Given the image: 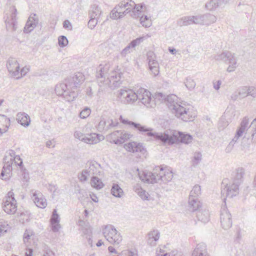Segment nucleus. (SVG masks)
I'll list each match as a JSON object with an SVG mask.
<instances>
[{
	"mask_svg": "<svg viewBox=\"0 0 256 256\" xmlns=\"http://www.w3.org/2000/svg\"><path fill=\"white\" fill-rule=\"evenodd\" d=\"M120 119L122 123L128 124L142 134H146L148 136L152 137L156 140H160L163 144L168 143L169 144H172L180 142L188 144L192 140V136L188 134L174 130H166L164 132H152V128L123 118L122 116H120Z\"/></svg>",
	"mask_w": 256,
	"mask_h": 256,
	"instance_id": "obj_1",
	"label": "nucleus"
},
{
	"mask_svg": "<svg viewBox=\"0 0 256 256\" xmlns=\"http://www.w3.org/2000/svg\"><path fill=\"white\" fill-rule=\"evenodd\" d=\"M84 80V76L81 72H76L66 78L64 82L57 84L55 88L56 93L58 96H62L66 100L74 101L78 96L76 90Z\"/></svg>",
	"mask_w": 256,
	"mask_h": 256,
	"instance_id": "obj_2",
	"label": "nucleus"
},
{
	"mask_svg": "<svg viewBox=\"0 0 256 256\" xmlns=\"http://www.w3.org/2000/svg\"><path fill=\"white\" fill-rule=\"evenodd\" d=\"M138 175L142 181L144 182L160 184H166L170 182L172 178V172L169 170H165L162 167L156 166L152 172L146 171H139Z\"/></svg>",
	"mask_w": 256,
	"mask_h": 256,
	"instance_id": "obj_3",
	"label": "nucleus"
},
{
	"mask_svg": "<svg viewBox=\"0 0 256 256\" xmlns=\"http://www.w3.org/2000/svg\"><path fill=\"white\" fill-rule=\"evenodd\" d=\"M178 97L174 94L167 96V105L175 116L184 122L191 121L192 116L190 111V106L184 102H176Z\"/></svg>",
	"mask_w": 256,
	"mask_h": 256,
	"instance_id": "obj_4",
	"label": "nucleus"
},
{
	"mask_svg": "<svg viewBox=\"0 0 256 256\" xmlns=\"http://www.w3.org/2000/svg\"><path fill=\"white\" fill-rule=\"evenodd\" d=\"M238 186L232 182H228L227 178L224 179L222 183L221 194L225 200L226 198H232L236 196L239 192Z\"/></svg>",
	"mask_w": 256,
	"mask_h": 256,
	"instance_id": "obj_5",
	"label": "nucleus"
},
{
	"mask_svg": "<svg viewBox=\"0 0 256 256\" xmlns=\"http://www.w3.org/2000/svg\"><path fill=\"white\" fill-rule=\"evenodd\" d=\"M102 233L106 240L112 244L118 245L122 240L120 233L112 225L105 226L102 230Z\"/></svg>",
	"mask_w": 256,
	"mask_h": 256,
	"instance_id": "obj_6",
	"label": "nucleus"
},
{
	"mask_svg": "<svg viewBox=\"0 0 256 256\" xmlns=\"http://www.w3.org/2000/svg\"><path fill=\"white\" fill-rule=\"evenodd\" d=\"M138 100L147 108H154L156 106L155 99L148 90L140 88L137 90Z\"/></svg>",
	"mask_w": 256,
	"mask_h": 256,
	"instance_id": "obj_7",
	"label": "nucleus"
},
{
	"mask_svg": "<svg viewBox=\"0 0 256 256\" xmlns=\"http://www.w3.org/2000/svg\"><path fill=\"white\" fill-rule=\"evenodd\" d=\"M122 4H123L122 6H125L126 11L128 13L132 10L131 16L134 18L140 17L142 12L146 9L145 5L144 4H136L132 0H124Z\"/></svg>",
	"mask_w": 256,
	"mask_h": 256,
	"instance_id": "obj_8",
	"label": "nucleus"
},
{
	"mask_svg": "<svg viewBox=\"0 0 256 256\" xmlns=\"http://www.w3.org/2000/svg\"><path fill=\"white\" fill-rule=\"evenodd\" d=\"M220 220L222 228L227 230L232 226V220L231 214L226 207L222 208Z\"/></svg>",
	"mask_w": 256,
	"mask_h": 256,
	"instance_id": "obj_9",
	"label": "nucleus"
},
{
	"mask_svg": "<svg viewBox=\"0 0 256 256\" xmlns=\"http://www.w3.org/2000/svg\"><path fill=\"white\" fill-rule=\"evenodd\" d=\"M7 68L11 75L16 77L17 79L20 76V64L15 58H9L7 61Z\"/></svg>",
	"mask_w": 256,
	"mask_h": 256,
	"instance_id": "obj_10",
	"label": "nucleus"
},
{
	"mask_svg": "<svg viewBox=\"0 0 256 256\" xmlns=\"http://www.w3.org/2000/svg\"><path fill=\"white\" fill-rule=\"evenodd\" d=\"M121 98L124 102L132 104L138 100L137 92H136L132 90H121L120 92Z\"/></svg>",
	"mask_w": 256,
	"mask_h": 256,
	"instance_id": "obj_11",
	"label": "nucleus"
},
{
	"mask_svg": "<svg viewBox=\"0 0 256 256\" xmlns=\"http://www.w3.org/2000/svg\"><path fill=\"white\" fill-rule=\"evenodd\" d=\"M88 167L86 169V172L88 173V176L94 175L100 176L101 167L100 165L96 161L88 162L86 164Z\"/></svg>",
	"mask_w": 256,
	"mask_h": 256,
	"instance_id": "obj_12",
	"label": "nucleus"
},
{
	"mask_svg": "<svg viewBox=\"0 0 256 256\" xmlns=\"http://www.w3.org/2000/svg\"><path fill=\"white\" fill-rule=\"evenodd\" d=\"M144 40V37H140L132 40L121 52V56L125 57L134 50L136 46H139Z\"/></svg>",
	"mask_w": 256,
	"mask_h": 256,
	"instance_id": "obj_13",
	"label": "nucleus"
},
{
	"mask_svg": "<svg viewBox=\"0 0 256 256\" xmlns=\"http://www.w3.org/2000/svg\"><path fill=\"white\" fill-rule=\"evenodd\" d=\"M8 156H5L4 158V166L0 174V177L2 180H8L10 177V174L12 170V162L7 160Z\"/></svg>",
	"mask_w": 256,
	"mask_h": 256,
	"instance_id": "obj_14",
	"label": "nucleus"
},
{
	"mask_svg": "<svg viewBox=\"0 0 256 256\" xmlns=\"http://www.w3.org/2000/svg\"><path fill=\"white\" fill-rule=\"evenodd\" d=\"M122 4H124V1L120 2L111 11L110 15L112 18L114 20L120 18L128 13L126 11L125 6H122Z\"/></svg>",
	"mask_w": 256,
	"mask_h": 256,
	"instance_id": "obj_15",
	"label": "nucleus"
},
{
	"mask_svg": "<svg viewBox=\"0 0 256 256\" xmlns=\"http://www.w3.org/2000/svg\"><path fill=\"white\" fill-rule=\"evenodd\" d=\"M38 18L36 14H30L24 28V33L31 32L38 23Z\"/></svg>",
	"mask_w": 256,
	"mask_h": 256,
	"instance_id": "obj_16",
	"label": "nucleus"
},
{
	"mask_svg": "<svg viewBox=\"0 0 256 256\" xmlns=\"http://www.w3.org/2000/svg\"><path fill=\"white\" fill-rule=\"evenodd\" d=\"M12 12L10 18H8L6 20V28L8 30L15 31L17 29V22L16 21V9L14 7L12 8Z\"/></svg>",
	"mask_w": 256,
	"mask_h": 256,
	"instance_id": "obj_17",
	"label": "nucleus"
},
{
	"mask_svg": "<svg viewBox=\"0 0 256 256\" xmlns=\"http://www.w3.org/2000/svg\"><path fill=\"white\" fill-rule=\"evenodd\" d=\"M124 148L127 151L133 153L140 152L142 154H144L146 152V150L142 144L137 143L134 142H130L125 144L124 145Z\"/></svg>",
	"mask_w": 256,
	"mask_h": 256,
	"instance_id": "obj_18",
	"label": "nucleus"
},
{
	"mask_svg": "<svg viewBox=\"0 0 256 256\" xmlns=\"http://www.w3.org/2000/svg\"><path fill=\"white\" fill-rule=\"evenodd\" d=\"M120 79V77L119 74H117L115 73H112L110 77H108L104 82L112 89H114L118 88L122 84Z\"/></svg>",
	"mask_w": 256,
	"mask_h": 256,
	"instance_id": "obj_19",
	"label": "nucleus"
},
{
	"mask_svg": "<svg viewBox=\"0 0 256 256\" xmlns=\"http://www.w3.org/2000/svg\"><path fill=\"white\" fill-rule=\"evenodd\" d=\"M109 68V65L106 64L104 66L100 64L98 67L96 76L98 79H102L100 80V82H105L106 80V78H108Z\"/></svg>",
	"mask_w": 256,
	"mask_h": 256,
	"instance_id": "obj_20",
	"label": "nucleus"
},
{
	"mask_svg": "<svg viewBox=\"0 0 256 256\" xmlns=\"http://www.w3.org/2000/svg\"><path fill=\"white\" fill-rule=\"evenodd\" d=\"M192 256H210L207 251L206 244L204 242L198 244L194 250Z\"/></svg>",
	"mask_w": 256,
	"mask_h": 256,
	"instance_id": "obj_21",
	"label": "nucleus"
},
{
	"mask_svg": "<svg viewBox=\"0 0 256 256\" xmlns=\"http://www.w3.org/2000/svg\"><path fill=\"white\" fill-rule=\"evenodd\" d=\"M3 209L8 214H14L17 210L16 201L5 200L3 206Z\"/></svg>",
	"mask_w": 256,
	"mask_h": 256,
	"instance_id": "obj_22",
	"label": "nucleus"
},
{
	"mask_svg": "<svg viewBox=\"0 0 256 256\" xmlns=\"http://www.w3.org/2000/svg\"><path fill=\"white\" fill-rule=\"evenodd\" d=\"M33 200L36 205L41 208H45L47 205L46 198H42V194H36L34 192L33 194Z\"/></svg>",
	"mask_w": 256,
	"mask_h": 256,
	"instance_id": "obj_23",
	"label": "nucleus"
},
{
	"mask_svg": "<svg viewBox=\"0 0 256 256\" xmlns=\"http://www.w3.org/2000/svg\"><path fill=\"white\" fill-rule=\"evenodd\" d=\"M147 242L151 246H154L160 238V232L158 230H153L148 234Z\"/></svg>",
	"mask_w": 256,
	"mask_h": 256,
	"instance_id": "obj_24",
	"label": "nucleus"
},
{
	"mask_svg": "<svg viewBox=\"0 0 256 256\" xmlns=\"http://www.w3.org/2000/svg\"><path fill=\"white\" fill-rule=\"evenodd\" d=\"M196 214L198 220L202 222H207L210 220V212L206 208L198 210Z\"/></svg>",
	"mask_w": 256,
	"mask_h": 256,
	"instance_id": "obj_25",
	"label": "nucleus"
},
{
	"mask_svg": "<svg viewBox=\"0 0 256 256\" xmlns=\"http://www.w3.org/2000/svg\"><path fill=\"white\" fill-rule=\"evenodd\" d=\"M244 174V170L242 168H238L233 174L232 182L239 186L243 181Z\"/></svg>",
	"mask_w": 256,
	"mask_h": 256,
	"instance_id": "obj_26",
	"label": "nucleus"
},
{
	"mask_svg": "<svg viewBox=\"0 0 256 256\" xmlns=\"http://www.w3.org/2000/svg\"><path fill=\"white\" fill-rule=\"evenodd\" d=\"M16 120L22 126H29L30 120L28 115L24 112H20L16 115Z\"/></svg>",
	"mask_w": 256,
	"mask_h": 256,
	"instance_id": "obj_27",
	"label": "nucleus"
},
{
	"mask_svg": "<svg viewBox=\"0 0 256 256\" xmlns=\"http://www.w3.org/2000/svg\"><path fill=\"white\" fill-rule=\"evenodd\" d=\"M227 60V63L229 64L227 72H234L237 67V59L234 54L231 53Z\"/></svg>",
	"mask_w": 256,
	"mask_h": 256,
	"instance_id": "obj_28",
	"label": "nucleus"
},
{
	"mask_svg": "<svg viewBox=\"0 0 256 256\" xmlns=\"http://www.w3.org/2000/svg\"><path fill=\"white\" fill-rule=\"evenodd\" d=\"M201 206L200 201L197 198L189 197L188 206L190 210L192 212L198 211Z\"/></svg>",
	"mask_w": 256,
	"mask_h": 256,
	"instance_id": "obj_29",
	"label": "nucleus"
},
{
	"mask_svg": "<svg viewBox=\"0 0 256 256\" xmlns=\"http://www.w3.org/2000/svg\"><path fill=\"white\" fill-rule=\"evenodd\" d=\"M81 230L82 236L88 239V244L92 246V240L91 238L92 228L88 224H86L82 228Z\"/></svg>",
	"mask_w": 256,
	"mask_h": 256,
	"instance_id": "obj_30",
	"label": "nucleus"
},
{
	"mask_svg": "<svg viewBox=\"0 0 256 256\" xmlns=\"http://www.w3.org/2000/svg\"><path fill=\"white\" fill-rule=\"evenodd\" d=\"M248 119L246 117H244L240 124V126L236 130V135L237 137H240L242 136L243 133L248 127Z\"/></svg>",
	"mask_w": 256,
	"mask_h": 256,
	"instance_id": "obj_31",
	"label": "nucleus"
},
{
	"mask_svg": "<svg viewBox=\"0 0 256 256\" xmlns=\"http://www.w3.org/2000/svg\"><path fill=\"white\" fill-rule=\"evenodd\" d=\"M134 191L143 200H148V196L149 194L148 192H146L144 190H142V188L139 186V185L136 184L134 187Z\"/></svg>",
	"mask_w": 256,
	"mask_h": 256,
	"instance_id": "obj_32",
	"label": "nucleus"
},
{
	"mask_svg": "<svg viewBox=\"0 0 256 256\" xmlns=\"http://www.w3.org/2000/svg\"><path fill=\"white\" fill-rule=\"evenodd\" d=\"M111 194L115 197L121 198L124 192L118 184H114L111 188Z\"/></svg>",
	"mask_w": 256,
	"mask_h": 256,
	"instance_id": "obj_33",
	"label": "nucleus"
},
{
	"mask_svg": "<svg viewBox=\"0 0 256 256\" xmlns=\"http://www.w3.org/2000/svg\"><path fill=\"white\" fill-rule=\"evenodd\" d=\"M98 137V134L95 133L90 134L86 136V135L84 142L88 144H96L100 140Z\"/></svg>",
	"mask_w": 256,
	"mask_h": 256,
	"instance_id": "obj_34",
	"label": "nucleus"
},
{
	"mask_svg": "<svg viewBox=\"0 0 256 256\" xmlns=\"http://www.w3.org/2000/svg\"><path fill=\"white\" fill-rule=\"evenodd\" d=\"M101 12L102 11L100 8L96 4H94L91 6L90 10V18H98Z\"/></svg>",
	"mask_w": 256,
	"mask_h": 256,
	"instance_id": "obj_35",
	"label": "nucleus"
},
{
	"mask_svg": "<svg viewBox=\"0 0 256 256\" xmlns=\"http://www.w3.org/2000/svg\"><path fill=\"white\" fill-rule=\"evenodd\" d=\"M132 135L124 131H122L120 138L114 140V144H120L124 143L126 140L129 139Z\"/></svg>",
	"mask_w": 256,
	"mask_h": 256,
	"instance_id": "obj_36",
	"label": "nucleus"
},
{
	"mask_svg": "<svg viewBox=\"0 0 256 256\" xmlns=\"http://www.w3.org/2000/svg\"><path fill=\"white\" fill-rule=\"evenodd\" d=\"M90 184L92 187L98 190L102 188L104 186V184L101 180L96 176H92Z\"/></svg>",
	"mask_w": 256,
	"mask_h": 256,
	"instance_id": "obj_37",
	"label": "nucleus"
},
{
	"mask_svg": "<svg viewBox=\"0 0 256 256\" xmlns=\"http://www.w3.org/2000/svg\"><path fill=\"white\" fill-rule=\"evenodd\" d=\"M232 52L229 51H225L220 54H218L214 56V59L216 60H222L225 63H227V60L228 56Z\"/></svg>",
	"mask_w": 256,
	"mask_h": 256,
	"instance_id": "obj_38",
	"label": "nucleus"
},
{
	"mask_svg": "<svg viewBox=\"0 0 256 256\" xmlns=\"http://www.w3.org/2000/svg\"><path fill=\"white\" fill-rule=\"evenodd\" d=\"M193 21L192 16H184L180 20L178 24L180 26H186L194 24Z\"/></svg>",
	"mask_w": 256,
	"mask_h": 256,
	"instance_id": "obj_39",
	"label": "nucleus"
},
{
	"mask_svg": "<svg viewBox=\"0 0 256 256\" xmlns=\"http://www.w3.org/2000/svg\"><path fill=\"white\" fill-rule=\"evenodd\" d=\"M216 20V18L214 15L206 14H204V24H210L214 22Z\"/></svg>",
	"mask_w": 256,
	"mask_h": 256,
	"instance_id": "obj_40",
	"label": "nucleus"
},
{
	"mask_svg": "<svg viewBox=\"0 0 256 256\" xmlns=\"http://www.w3.org/2000/svg\"><path fill=\"white\" fill-rule=\"evenodd\" d=\"M98 130L99 132H106L109 130L108 126V120L102 119L98 126Z\"/></svg>",
	"mask_w": 256,
	"mask_h": 256,
	"instance_id": "obj_41",
	"label": "nucleus"
},
{
	"mask_svg": "<svg viewBox=\"0 0 256 256\" xmlns=\"http://www.w3.org/2000/svg\"><path fill=\"white\" fill-rule=\"evenodd\" d=\"M220 4V0H210V2L206 4V7L208 10H212L218 6Z\"/></svg>",
	"mask_w": 256,
	"mask_h": 256,
	"instance_id": "obj_42",
	"label": "nucleus"
},
{
	"mask_svg": "<svg viewBox=\"0 0 256 256\" xmlns=\"http://www.w3.org/2000/svg\"><path fill=\"white\" fill-rule=\"evenodd\" d=\"M140 20L142 26L146 28H150L152 24V20L147 16H141Z\"/></svg>",
	"mask_w": 256,
	"mask_h": 256,
	"instance_id": "obj_43",
	"label": "nucleus"
},
{
	"mask_svg": "<svg viewBox=\"0 0 256 256\" xmlns=\"http://www.w3.org/2000/svg\"><path fill=\"white\" fill-rule=\"evenodd\" d=\"M200 186L198 184H196L193 187L192 189L190 191L189 197H194L195 198H197V197L198 196H200Z\"/></svg>",
	"mask_w": 256,
	"mask_h": 256,
	"instance_id": "obj_44",
	"label": "nucleus"
},
{
	"mask_svg": "<svg viewBox=\"0 0 256 256\" xmlns=\"http://www.w3.org/2000/svg\"><path fill=\"white\" fill-rule=\"evenodd\" d=\"M146 56L148 65L154 64V62H158L156 60V56L153 52L148 51L146 54Z\"/></svg>",
	"mask_w": 256,
	"mask_h": 256,
	"instance_id": "obj_45",
	"label": "nucleus"
},
{
	"mask_svg": "<svg viewBox=\"0 0 256 256\" xmlns=\"http://www.w3.org/2000/svg\"><path fill=\"white\" fill-rule=\"evenodd\" d=\"M186 86L189 90H192L194 89L196 86V82L192 78H186V82H184Z\"/></svg>",
	"mask_w": 256,
	"mask_h": 256,
	"instance_id": "obj_46",
	"label": "nucleus"
},
{
	"mask_svg": "<svg viewBox=\"0 0 256 256\" xmlns=\"http://www.w3.org/2000/svg\"><path fill=\"white\" fill-rule=\"evenodd\" d=\"M242 90L244 92H245V96L248 95L254 98L256 96V89L254 87L248 88V89L246 88H243Z\"/></svg>",
	"mask_w": 256,
	"mask_h": 256,
	"instance_id": "obj_47",
	"label": "nucleus"
},
{
	"mask_svg": "<svg viewBox=\"0 0 256 256\" xmlns=\"http://www.w3.org/2000/svg\"><path fill=\"white\" fill-rule=\"evenodd\" d=\"M202 160V154L199 152L194 154V158L192 160V165L194 166H196Z\"/></svg>",
	"mask_w": 256,
	"mask_h": 256,
	"instance_id": "obj_48",
	"label": "nucleus"
},
{
	"mask_svg": "<svg viewBox=\"0 0 256 256\" xmlns=\"http://www.w3.org/2000/svg\"><path fill=\"white\" fill-rule=\"evenodd\" d=\"M150 70L154 76H157L159 73V65L158 62H154V64L148 65Z\"/></svg>",
	"mask_w": 256,
	"mask_h": 256,
	"instance_id": "obj_49",
	"label": "nucleus"
},
{
	"mask_svg": "<svg viewBox=\"0 0 256 256\" xmlns=\"http://www.w3.org/2000/svg\"><path fill=\"white\" fill-rule=\"evenodd\" d=\"M192 16L194 24H204V14H199Z\"/></svg>",
	"mask_w": 256,
	"mask_h": 256,
	"instance_id": "obj_50",
	"label": "nucleus"
},
{
	"mask_svg": "<svg viewBox=\"0 0 256 256\" xmlns=\"http://www.w3.org/2000/svg\"><path fill=\"white\" fill-rule=\"evenodd\" d=\"M58 41L59 46L62 48L66 46L68 44V42L66 36H59Z\"/></svg>",
	"mask_w": 256,
	"mask_h": 256,
	"instance_id": "obj_51",
	"label": "nucleus"
},
{
	"mask_svg": "<svg viewBox=\"0 0 256 256\" xmlns=\"http://www.w3.org/2000/svg\"><path fill=\"white\" fill-rule=\"evenodd\" d=\"M8 228V224L2 220H0V236L5 232H6Z\"/></svg>",
	"mask_w": 256,
	"mask_h": 256,
	"instance_id": "obj_52",
	"label": "nucleus"
},
{
	"mask_svg": "<svg viewBox=\"0 0 256 256\" xmlns=\"http://www.w3.org/2000/svg\"><path fill=\"white\" fill-rule=\"evenodd\" d=\"M90 112L91 110L90 108H86L80 112V117L83 119L86 118L90 116Z\"/></svg>",
	"mask_w": 256,
	"mask_h": 256,
	"instance_id": "obj_53",
	"label": "nucleus"
},
{
	"mask_svg": "<svg viewBox=\"0 0 256 256\" xmlns=\"http://www.w3.org/2000/svg\"><path fill=\"white\" fill-rule=\"evenodd\" d=\"M120 134H122V130H116L112 132L109 136L114 143V140L120 138Z\"/></svg>",
	"mask_w": 256,
	"mask_h": 256,
	"instance_id": "obj_54",
	"label": "nucleus"
},
{
	"mask_svg": "<svg viewBox=\"0 0 256 256\" xmlns=\"http://www.w3.org/2000/svg\"><path fill=\"white\" fill-rule=\"evenodd\" d=\"M14 160L22 170H24V171L26 170L25 168H24L22 160L19 156H16L13 159Z\"/></svg>",
	"mask_w": 256,
	"mask_h": 256,
	"instance_id": "obj_55",
	"label": "nucleus"
},
{
	"mask_svg": "<svg viewBox=\"0 0 256 256\" xmlns=\"http://www.w3.org/2000/svg\"><path fill=\"white\" fill-rule=\"evenodd\" d=\"M98 19L94 18H90V20L88 22V26L90 29H93L98 24Z\"/></svg>",
	"mask_w": 256,
	"mask_h": 256,
	"instance_id": "obj_56",
	"label": "nucleus"
},
{
	"mask_svg": "<svg viewBox=\"0 0 256 256\" xmlns=\"http://www.w3.org/2000/svg\"><path fill=\"white\" fill-rule=\"evenodd\" d=\"M60 218L59 215L57 214L56 210H54L52 216L50 218V222H60Z\"/></svg>",
	"mask_w": 256,
	"mask_h": 256,
	"instance_id": "obj_57",
	"label": "nucleus"
},
{
	"mask_svg": "<svg viewBox=\"0 0 256 256\" xmlns=\"http://www.w3.org/2000/svg\"><path fill=\"white\" fill-rule=\"evenodd\" d=\"M241 95L242 97L245 96V92H244L243 90L242 91L239 92H235L232 94L231 96V98L234 100H236L238 98V96H240Z\"/></svg>",
	"mask_w": 256,
	"mask_h": 256,
	"instance_id": "obj_58",
	"label": "nucleus"
},
{
	"mask_svg": "<svg viewBox=\"0 0 256 256\" xmlns=\"http://www.w3.org/2000/svg\"><path fill=\"white\" fill-rule=\"evenodd\" d=\"M51 228L52 232H58L60 228V222H50Z\"/></svg>",
	"mask_w": 256,
	"mask_h": 256,
	"instance_id": "obj_59",
	"label": "nucleus"
},
{
	"mask_svg": "<svg viewBox=\"0 0 256 256\" xmlns=\"http://www.w3.org/2000/svg\"><path fill=\"white\" fill-rule=\"evenodd\" d=\"M74 136L76 138L84 142V140H85L86 135H84L82 132L76 131L74 133Z\"/></svg>",
	"mask_w": 256,
	"mask_h": 256,
	"instance_id": "obj_60",
	"label": "nucleus"
},
{
	"mask_svg": "<svg viewBox=\"0 0 256 256\" xmlns=\"http://www.w3.org/2000/svg\"><path fill=\"white\" fill-rule=\"evenodd\" d=\"M32 234V232L26 230L24 234V243L28 242L30 237Z\"/></svg>",
	"mask_w": 256,
	"mask_h": 256,
	"instance_id": "obj_61",
	"label": "nucleus"
},
{
	"mask_svg": "<svg viewBox=\"0 0 256 256\" xmlns=\"http://www.w3.org/2000/svg\"><path fill=\"white\" fill-rule=\"evenodd\" d=\"M88 176V173L86 172V169L83 170L80 174L79 178L81 182L87 180Z\"/></svg>",
	"mask_w": 256,
	"mask_h": 256,
	"instance_id": "obj_62",
	"label": "nucleus"
},
{
	"mask_svg": "<svg viewBox=\"0 0 256 256\" xmlns=\"http://www.w3.org/2000/svg\"><path fill=\"white\" fill-rule=\"evenodd\" d=\"M163 256H182L180 252L177 250H173L168 252V254H162Z\"/></svg>",
	"mask_w": 256,
	"mask_h": 256,
	"instance_id": "obj_63",
	"label": "nucleus"
},
{
	"mask_svg": "<svg viewBox=\"0 0 256 256\" xmlns=\"http://www.w3.org/2000/svg\"><path fill=\"white\" fill-rule=\"evenodd\" d=\"M248 128L252 131V136L253 138L256 132V123L252 120Z\"/></svg>",
	"mask_w": 256,
	"mask_h": 256,
	"instance_id": "obj_64",
	"label": "nucleus"
}]
</instances>
